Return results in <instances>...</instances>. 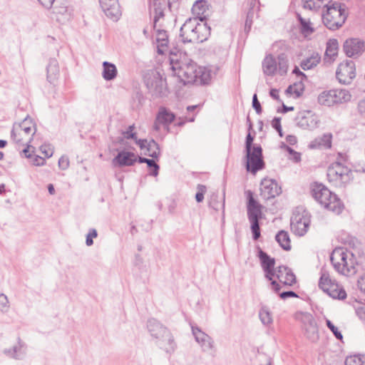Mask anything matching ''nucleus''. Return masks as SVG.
I'll list each match as a JSON object with an SVG mask.
<instances>
[{
  "mask_svg": "<svg viewBox=\"0 0 365 365\" xmlns=\"http://www.w3.org/2000/svg\"><path fill=\"white\" fill-rule=\"evenodd\" d=\"M322 22L329 30L336 31L342 27L347 17L348 11L344 4L332 1L322 12Z\"/></svg>",
  "mask_w": 365,
  "mask_h": 365,
  "instance_id": "f257e3e1",
  "label": "nucleus"
},
{
  "mask_svg": "<svg viewBox=\"0 0 365 365\" xmlns=\"http://www.w3.org/2000/svg\"><path fill=\"white\" fill-rule=\"evenodd\" d=\"M312 195L322 206L336 215L344 210V204L340 199L322 184H316L313 187Z\"/></svg>",
  "mask_w": 365,
  "mask_h": 365,
  "instance_id": "f03ea898",
  "label": "nucleus"
},
{
  "mask_svg": "<svg viewBox=\"0 0 365 365\" xmlns=\"http://www.w3.org/2000/svg\"><path fill=\"white\" fill-rule=\"evenodd\" d=\"M330 259L334 269L343 275L350 276L356 272V259L349 251L336 248L332 252Z\"/></svg>",
  "mask_w": 365,
  "mask_h": 365,
  "instance_id": "7ed1b4c3",
  "label": "nucleus"
},
{
  "mask_svg": "<svg viewBox=\"0 0 365 365\" xmlns=\"http://www.w3.org/2000/svg\"><path fill=\"white\" fill-rule=\"evenodd\" d=\"M36 132V125L31 118L26 116L21 122L15 123L11 133L12 140L18 145L31 143Z\"/></svg>",
  "mask_w": 365,
  "mask_h": 365,
  "instance_id": "20e7f679",
  "label": "nucleus"
},
{
  "mask_svg": "<svg viewBox=\"0 0 365 365\" xmlns=\"http://www.w3.org/2000/svg\"><path fill=\"white\" fill-rule=\"evenodd\" d=\"M147 327L150 335L158 340L159 345L166 352L171 353L175 349L176 344L170 331L155 319L148 321Z\"/></svg>",
  "mask_w": 365,
  "mask_h": 365,
  "instance_id": "39448f33",
  "label": "nucleus"
},
{
  "mask_svg": "<svg viewBox=\"0 0 365 365\" xmlns=\"http://www.w3.org/2000/svg\"><path fill=\"white\" fill-rule=\"evenodd\" d=\"M170 68L173 75L176 76L183 84L197 82L198 66L193 61L182 63L174 59L170 60Z\"/></svg>",
  "mask_w": 365,
  "mask_h": 365,
  "instance_id": "423d86ee",
  "label": "nucleus"
},
{
  "mask_svg": "<svg viewBox=\"0 0 365 365\" xmlns=\"http://www.w3.org/2000/svg\"><path fill=\"white\" fill-rule=\"evenodd\" d=\"M341 154L327 170V178L334 186L341 187L351 179V170L344 163Z\"/></svg>",
  "mask_w": 365,
  "mask_h": 365,
  "instance_id": "0eeeda50",
  "label": "nucleus"
},
{
  "mask_svg": "<svg viewBox=\"0 0 365 365\" xmlns=\"http://www.w3.org/2000/svg\"><path fill=\"white\" fill-rule=\"evenodd\" d=\"M246 194L248 200L247 216L249 221L251 223L252 237L255 240H257L261 235L259 220L262 216V206L255 200L252 191L248 190L246 192Z\"/></svg>",
  "mask_w": 365,
  "mask_h": 365,
  "instance_id": "6e6552de",
  "label": "nucleus"
},
{
  "mask_svg": "<svg viewBox=\"0 0 365 365\" xmlns=\"http://www.w3.org/2000/svg\"><path fill=\"white\" fill-rule=\"evenodd\" d=\"M351 98L349 91L346 89H332L322 91L318 96V103L322 106L330 107L346 103Z\"/></svg>",
  "mask_w": 365,
  "mask_h": 365,
  "instance_id": "1a4fd4ad",
  "label": "nucleus"
},
{
  "mask_svg": "<svg viewBox=\"0 0 365 365\" xmlns=\"http://www.w3.org/2000/svg\"><path fill=\"white\" fill-rule=\"evenodd\" d=\"M296 318L302 323L304 336L311 342H317L319 339V329L315 319L308 312H298Z\"/></svg>",
  "mask_w": 365,
  "mask_h": 365,
  "instance_id": "9d476101",
  "label": "nucleus"
},
{
  "mask_svg": "<svg viewBox=\"0 0 365 365\" xmlns=\"http://www.w3.org/2000/svg\"><path fill=\"white\" fill-rule=\"evenodd\" d=\"M319 287L333 299H344L346 297V293L343 287L331 280L327 272H322Z\"/></svg>",
  "mask_w": 365,
  "mask_h": 365,
  "instance_id": "9b49d317",
  "label": "nucleus"
},
{
  "mask_svg": "<svg viewBox=\"0 0 365 365\" xmlns=\"http://www.w3.org/2000/svg\"><path fill=\"white\" fill-rule=\"evenodd\" d=\"M145 83L149 93L154 98L163 97L167 94L165 80L158 72H152L146 75Z\"/></svg>",
  "mask_w": 365,
  "mask_h": 365,
  "instance_id": "f8f14e48",
  "label": "nucleus"
},
{
  "mask_svg": "<svg viewBox=\"0 0 365 365\" xmlns=\"http://www.w3.org/2000/svg\"><path fill=\"white\" fill-rule=\"evenodd\" d=\"M310 220L307 212L302 207H297L293 212L290 220L292 231L299 236H303L307 232Z\"/></svg>",
  "mask_w": 365,
  "mask_h": 365,
  "instance_id": "ddd939ff",
  "label": "nucleus"
},
{
  "mask_svg": "<svg viewBox=\"0 0 365 365\" xmlns=\"http://www.w3.org/2000/svg\"><path fill=\"white\" fill-rule=\"evenodd\" d=\"M246 152V169L247 171L255 174L264 167L262 158V149L260 145L254 144L253 148L245 150Z\"/></svg>",
  "mask_w": 365,
  "mask_h": 365,
  "instance_id": "4468645a",
  "label": "nucleus"
},
{
  "mask_svg": "<svg viewBox=\"0 0 365 365\" xmlns=\"http://www.w3.org/2000/svg\"><path fill=\"white\" fill-rule=\"evenodd\" d=\"M258 250V257L260 260L262 268L264 272L265 277L272 281L271 286L272 289L275 292H278L281 286L279 283H277L275 280H272V277H274V265H275V259L269 257L266 252L262 251L259 247H257Z\"/></svg>",
  "mask_w": 365,
  "mask_h": 365,
  "instance_id": "2eb2a0df",
  "label": "nucleus"
},
{
  "mask_svg": "<svg viewBox=\"0 0 365 365\" xmlns=\"http://www.w3.org/2000/svg\"><path fill=\"white\" fill-rule=\"evenodd\" d=\"M192 334L202 351L205 353L214 354L216 351L213 339L204 332L197 325L191 324Z\"/></svg>",
  "mask_w": 365,
  "mask_h": 365,
  "instance_id": "dca6fc26",
  "label": "nucleus"
},
{
  "mask_svg": "<svg viewBox=\"0 0 365 365\" xmlns=\"http://www.w3.org/2000/svg\"><path fill=\"white\" fill-rule=\"evenodd\" d=\"M295 120L298 127L309 130H313L317 128L320 123L318 116L312 113L310 110L299 112Z\"/></svg>",
  "mask_w": 365,
  "mask_h": 365,
  "instance_id": "f3484780",
  "label": "nucleus"
},
{
  "mask_svg": "<svg viewBox=\"0 0 365 365\" xmlns=\"http://www.w3.org/2000/svg\"><path fill=\"white\" fill-rule=\"evenodd\" d=\"M336 78L341 83L349 84L355 78V64L352 61L341 63L336 71Z\"/></svg>",
  "mask_w": 365,
  "mask_h": 365,
  "instance_id": "a211bd4d",
  "label": "nucleus"
},
{
  "mask_svg": "<svg viewBox=\"0 0 365 365\" xmlns=\"http://www.w3.org/2000/svg\"><path fill=\"white\" fill-rule=\"evenodd\" d=\"M72 16V9L66 1L62 2L56 1L53 8L52 18L61 24L69 21Z\"/></svg>",
  "mask_w": 365,
  "mask_h": 365,
  "instance_id": "6ab92c4d",
  "label": "nucleus"
},
{
  "mask_svg": "<svg viewBox=\"0 0 365 365\" xmlns=\"http://www.w3.org/2000/svg\"><path fill=\"white\" fill-rule=\"evenodd\" d=\"M101 8L105 15L112 20L117 21L121 16L120 6L118 0H99Z\"/></svg>",
  "mask_w": 365,
  "mask_h": 365,
  "instance_id": "aec40b11",
  "label": "nucleus"
},
{
  "mask_svg": "<svg viewBox=\"0 0 365 365\" xmlns=\"http://www.w3.org/2000/svg\"><path fill=\"white\" fill-rule=\"evenodd\" d=\"M281 192V187L276 180L264 178L260 183V195L264 200L274 198Z\"/></svg>",
  "mask_w": 365,
  "mask_h": 365,
  "instance_id": "412c9836",
  "label": "nucleus"
},
{
  "mask_svg": "<svg viewBox=\"0 0 365 365\" xmlns=\"http://www.w3.org/2000/svg\"><path fill=\"white\" fill-rule=\"evenodd\" d=\"M343 49L347 56L354 57L362 53L365 46L364 41L359 38H349L344 43Z\"/></svg>",
  "mask_w": 365,
  "mask_h": 365,
  "instance_id": "4be33fe9",
  "label": "nucleus"
},
{
  "mask_svg": "<svg viewBox=\"0 0 365 365\" xmlns=\"http://www.w3.org/2000/svg\"><path fill=\"white\" fill-rule=\"evenodd\" d=\"M26 344L18 337L16 343L12 347L5 349L3 353L9 358L16 360H23L26 356Z\"/></svg>",
  "mask_w": 365,
  "mask_h": 365,
  "instance_id": "5701e85b",
  "label": "nucleus"
},
{
  "mask_svg": "<svg viewBox=\"0 0 365 365\" xmlns=\"http://www.w3.org/2000/svg\"><path fill=\"white\" fill-rule=\"evenodd\" d=\"M196 18L189 19L180 28V36L183 42L194 43L195 41V25Z\"/></svg>",
  "mask_w": 365,
  "mask_h": 365,
  "instance_id": "b1692460",
  "label": "nucleus"
},
{
  "mask_svg": "<svg viewBox=\"0 0 365 365\" xmlns=\"http://www.w3.org/2000/svg\"><path fill=\"white\" fill-rule=\"evenodd\" d=\"M274 276L284 285L292 286L296 282L295 275L290 269L285 266H279L274 270Z\"/></svg>",
  "mask_w": 365,
  "mask_h": 365,
  "instance_id": "393cba45",
  "label": "nucleus"
},
{
  "mask_svg": "<svg viewBox=\"0 0 365 365\" xmlns=\"http://www.w3.org/2000/svg\"><path fill=\"white\" fill-rule=\"evenodd\" d=\"M138 158L135 153L128 151H120L113 159L114 166H130L133 165Z\"/></svg>",
  "mask_w": 365,
  "mask_h": 365,
  "instance_id": "a878e982",
  "label": "nucleus"
},
{
  "mask_svg": "<svg viewBox=\"0 0 365 365\" xmlns=\"http://www.w3.org/2000/svg\"><path fill=\"white\" fill-rule=\"evenodd\" d=\"M199 19L200 22H199L198 19L196 18L195 25V34L196 36L194 43H197L205 41L210 35V28L207 25L206 23L203 22L202 17L199 16Z\"/></svg>",
  "mask_w": 365,
  "mask_h": 365,
  "instance_id": "bb28decb",
  "label": "nucleus"
},
{
  "mask_svg": "<svg viewBox=\"0 0 365 365\" xmlns=\"http://www.w3.org/2000/svg\"><path fill=\"white\" fill-rule=\"evenodd\" d=\"M331 133H324L322 136L315 138L309 144V148L311 149H328L331 147Z\"/></svg>",
  "mask_w": 365,
  "mask_h": 365,
  "instance_id": "cd10ccee",
  "label": "nucleus"
},
{
  "mask_svg": "<svg viewBox=\"0 0 365 365\" xmlns=\"http://www.w3.org/2000/svg\"><path fill=\"white\" fill-rule=\"evenodd\" d=\"M47 80L50 83H54L59 76L60 71L58 63L56 59L51 58L46 67Z\"/></svg>",
  "mask_w": 365,
  "mask_h": 365,
  "instance_id": "c85d7f7f",
  "label": "nucleus"
},
{
  "mask_svg": "<svg viewBox=\"0 0 365 365\" xmlns=\"http://www.w3.org/2000/svg\"><path fill=\"white\" fill-rule=\"evenodd\" d=\"M263 73L267 76H273L277 70V60L269 54L265 56L262 62Z\"/></svg>",
  "mask_w": 365,
  "mask_h": 365,
  "instance_id": "c756f323",
  "label": "nucleus"
},
{
  "mask_svg": "<svg viewBox=\"0 0 365 365\" xmlns=\"http://www.w3.org/2000/svg\"><path fill=\"white\" fill-rule=\"evenodd\" d=\"M321 61V56L318 52L313 51L310 55L303 59L300 63L301 68L304 70H309L317 66Z\"/></svg>",
  "mask_w": 365,
  "mask_h": 365,
  "instance_id": "7c9ffc66",
  "label": "nucleus"
},
{
  "mask_svg": "<svg viewBox=\"0 0 365 365\" xmlns=\"http://www.w3.org/2000/svg\"><path fill=\"white\" fill-rule=\"evenodd\" d=\"M332 1V0H303L304 8L313 11H317L320 8L326 9Z\"/></svg>",
  "mask_w": 365,
  "mask_h": 365,
  "instance_id": "2f4dec72",
  "label": "nucleus"
},
{
  "mask_svg": "<svg viewBox=\"0 0 365 365\" xmlns=\"http://www.w3.org/2000/svg\"><path fill=\"white\" fill-rule=\"evenodd\" d=\"M118 73L116 66L110 62L104 61L103 63V78L106 81L113 80Z\"/></svg>",
  "mask_w": 365,
  "mask_h": 365,
  "instance_id": "473e14b6",
  "label": "nucleus"
},
{
  "mask_svg": "<svg viewBox=\"0 0 365 365\" xmlns=\"http://www.w3.org/2000/svg\"><path fill=\"white\" fill-rule=\"evenodd\" d=\"M158 122L162 125H168L175 119V114L166 108L161 107L158 113Z\"/></svg>",
  "mask_w": 365,
  "mask_h": 365,
  "instance_id": "72a5a7b5",
  "label": "nucleus"
},
{
  "mask_svg": "<svg viewBox=\"0 0 365 365\" xmlns=\"http://www.w3.org/2000/svg\"><path fill=\"white\" fill-rule=\"evenodd\" d=\"M259 318L262 324L265 327H269L273 324V317L269 308L262 306L259 311Z\"/></svg>",
  "mask_w": 365,
  "mask_h": 365,
  "instance_id": "f704fd0d",
  "label": "nucleus"
},
{
  "mask_svg": "<svg viewBox=\"0 0 365 365\" xmlns=\"http://www.w3.org/2000/svg\"><path fill=\"white\" fill-rule=\"evenodd\" d=\"M135 129V125H132L128 126V129L125 131L122 132V135L124 138L126 139H133L135 140V143L141 148L143 149L144 146H145L146 140H138L136 136V133L133 132Z\"/></svg>",
  "mask_w": 365,
  "mask_h": 365,
  "instance_id": "c9c22d12",
  "label": "nucleus"
},
{
  "mask_svg": "<svg viewBox=\"0 0 365 365\" xmlns=\"http://www.w3.org/2000/svg\"><path fill=\"white\" fill-rule=\"evenodd\" d=\"M339 51V43L335 38L329 39L327 43L325 56L333 60L337 56Z\"/></svg>",
  "mask_w": 365,
  "mask_h": 365,
  "instance_id": "e433bc0d",
  "label": "nucleus"
},
{
  "mask_svg": "<svg viewBox=\"0 0 365 365\" xmlns=\"http://www.w3.org/2000/svg\"><path fill=\"white\" fill-rule=\"evenodd\" d=\"M275 239L283 250H289L291 249L289 236L287 232L284 230L279 231L277 234Z\"/></svg>",
  "mask_w": 365,
  "mask_h": 365,
  "instance_id": "4c0bfd02",
  "label": "nucleus"
},
{
  "mask_svg": "<svg viewBox=\"0 0 365 365\" xmlns=\"http://www.w3.org/2000/svg\"><path fill=\"white\" fill-rule=\"evenodd\" d=\"M143 148H146L147 150L145 154L153 158H158L160 155L159 145L154 140H150V141L146 140L145 146H144Z\"/></svg>",
  "mask_w": 365,
  "mask_h": 365,
  "instance_id": "58836bf2",
  "label": "nucleus"
},
{
  "mask_svg": "<svg viewBox=\"0 0 365 365\" xmlns=\"http://www.w3.org/2000/svg\"><path fill=\"white\" fill-rule=\"evenodd\" d=\"M138 162L140 163H145V165H148L151 170L149 173L150 175L154 177H157L158 175L160 167L153 159L139 157Z\"/></svg>",
  "mask_w": 365,
  "mask_h": 365,
  "instance_id": "ea45409f",
  "label": "nucleus"
},
{
  "mask_svg": "<svg viewBox=\"0 0 365 365\" xmlns=\"http://www.w3.org/2000/svg\"><path fill=\"white\" fill-rule=\"evenodd\" d=\"M197 82L207 84L211 79V71L205 67L198 66L197 69Z\"/></svg>",
  "mask_w": 365,
  "mask_h": 365,
  "instance_id": "a19ab883",
  "label": "nucleus"
},
{
  "mask_svg": "<svg viewBox=\"0 0 365 365\" xmlns=\"http://www.w3.org/2000/svg\"><path fill=\"white\" fill-rule=\"evenodd\" d=\"M303 91L304 85L302 81L290 85L286 90L287 93L294 96L296 98L300 97Z\"/></svg>",
  "mask_w": 365,
  "mask_h": 365,
  "instance_id": "79ce46f5",
  "label": "nucleus"
},
{
  "mask_svg": "<svg viewBox=\"0 0 365 365\" xmlns=\"http://www.w3.org/2000/svg\"><path fill=\"white\" fill-rule=\"evenodd\" d=\"M277 64L279 74L282 76L286 74L288 69V60L284 53L278 56Z\"/></svg>",
  "mask_w": 365,
  "mask_h": 365,
  "instance_id": "37998d69",
  "label": "nucleus"
},
{
  "mask_svg": "<svg viewBox=\"0 0 365 365\" xmlns=\"http://www.w3.org/2000/svg\"><path fill=\"white\" fill-rule=\"evenodd\" d=\"M257 1L258 0H250V10L247 13L245 24V29L247 32H248L251 29L252 24V19L254 16V9Z\"/></svg>",
  "mask_w": 365,
  "mask_h": 365,
  "instance_id": "c03bdc74",
  "label": "nucleus"
},
{
  "mask_svg": "<svg viewBox=\"0 0 365 365\" xmlns=\"http://www.w3.org/2000/svg\"><path fill=\"white\" fill-rule=\"evenodd\" d=\"M345 365H365V355L349 356L345 360Z\"/></svg>",
  "mask_w": 365,
  "mask_h": 365,
  "instance_id": "a18cd8bd",
  "label": "nucleus"
},
{
  "mask_svg": "<svg viewBox=\"0 0 365 365\" xmlns=\"http://www.w3.org/2000/svg\"><path fill=\"white\" fill-rule=\"evenodd\" d=\"M207 9V3L204 0H199L195 1L193 4L192 11L194 14L197 16L204 14Z\"/></svg>",
  "mask_w": 365,
  "mask_h": 365,
  "instance_id": "49530a36",
  "label": "nucleus"
},
{
  "mask_svg": "<svg viewBox=\"0 0 365 365\" xmlns=\"http://www.w3.org/2000/svg\"><path fill=\"white\" fill-rule=\"evenodd\" d=\"M299 21L301 24V32L305 36L310 35L314 32L313 28L310 26V22L309 21L305 20L302 16H299Z\"/></svg>",
  "mask_w": 365,
  "mask_h": 365,
  "instance_id": "de8ad7c7",
  "label": "nucleus"
},
{
  "mask_svg": "<svg viewBox=\"0 0 365 365\" xmlns=\"http://www.w3.org/2000/svg\"><path fill=\"white\" fill-rule=\"evenodd\" d=\"M164 16L163 9L161 8L160 4L154 3V28L156 27V24L160 19Z\"/></svg>",
  "mask_w": 365,
  "mask_h": 365,
  "instance_id": "09e8293b",
  "label": "nucleus"
},
{
  "mask_svg": "<svg viewBox=\"0 0 365 365\" xmlns=\"http://www.w3.org/2000/svg\"><path fill=\"white\" fill-rule=\"evenodd\" d=\"M9 309V302L7 297L4 294H0V310L2 312H7Z\"/></svg>",
  "mask_w": 365,
  "mask_h": 365,
  "instance_id": "8fccbe9b",
  "label": "nucleus"
},
{
  "mask_svg": "<svg viewBox=\"0 0 365 365\" xmlns=\"http://www.w3.org/2000/svg\"><path fill=\"white\" fill-rule=\"evenodd\" d=\"M97 236H98L97 230L94 228L90 229L86 235V245L88 247L93 245V239L97 237Z\"/></svg>",
  "mask_w": 365,
  "mask_h": 365,
  "instance_id": "3c124183",
  "label": "nucleus"
},
{
  "mask_svg": "<svg viewBox=\"0 0 365 365\" xmlns=\"http://www.w3.org/2000/svg\"><path fill=\"white\" fill-rule=\"evenodd\" d=\"M41 152L46 157L51 158L53 154V149L49 144H44L40 147Z\"/></svg>",
  "mask_w": 365,
  "mask_h": 365,
  "instance_id": "603ef678",
  "label": "nucleus"
},
{
  "mask_svg": "<svg viewBox=\"0 0 365 365\" xmlns=\"http://www.w3.org/2000/svg\"><path fill=\"white\" fill-rule=\"evenodd\" d=\"M206 187L203 185H197V192L195 195V199L197 202H201L204 199V194L206 192Z\"/></svg>",
  "mask_w": 365,
  "mask_h": 365,
  "instance_id": "864d4df0",
  "label": "nucleus"
},
{
  "mask_svg": "<svg viewBox=\"0 0 365 365\" xmlns=\"http://www.w3.org/2000/svg\"><path fill=\"white\" fill-rule=\"evenodd\" d=\"M58 167L61 170H66L69 167V160L66 155H63L58 160Z\"/></svg>",
  "mask_w": 365,
  "mask_h": 365,
  "instance_id": "5fc2aeb1",
  "label": "nucleus"
},
{
  "mask_svg": "<svg viewBox=\"0 0 365 365\" xmlns=\"http://www.w3.org/2000/svg\"><path fill=\"white\" fill-rule=\"evenodd\" d=\"M157 40L158 41H161V45L164 46L167 43V34L164 30H158V36Z\"/></svg>",
  "mask_w": 365,
  "mask_h": 365,
  "instance_id": "6e6d98bb",
  "label": "nucleus"
},
{
  "mask_svg": "<svg viewBox=\"0 0 365 365\" xmlns=\"http://www.w3.org/2000/svg\"><path fill=\"white\" fill-rule=\"evenodd\" d=\"M252 107L256 110L257 114H260L262 113V107L260 103L257 99V94H255L252 98Z\"/></svg>",
  "mask_w": 365,
  "mask_h": 365,
  "instance_id": "4d7b16f0",
  "label": "nucleus"
},
{
  "mask_svg": "<svg viewBox=\"0 0 365 365\" xmlns=\"http://www.w3.org/2000/svg\"><path fill=\"white\" fill-rule=\"evenodd\" d=\"M31 143H26L25 145L26 147L22 150L23 153L24 154L25 157L27 158H31V153L34 152V148L31 145Z\"/></svg>",
  "mask_w": 365,
  "mask_h": 365,
  "instance_id": "13d9d810",
  "label": "nucleus"
},
{
  "mask_svg": "<svg viewBox=\"0 0 365 365\" xmlns=\"http://www.w3.org/2000/svg\"><path fill=\"white\" fill-rule=\"evenodd\" d=\"M287 151L292 155V159L294 162H299L301 159L300 154L294 151L292 148L286 146Z\"/></svg>",
  "mask_w": 365,
  "mask_h": 365,
  "instance_id": "bf43d9fd",
  "label": "nucleus"
},
{
  "mask_svg": "<svg viewBox=\"0 0 365 365\" xmlns=\"http://www.w3.org/2000/svg\"><path fill=\"white\" fill-rule=\"evenodd\" d=\"M31 163L34 165H36V166H41V165H43L46 163V160L44 158H41V156L39 155H35L32 160H31Z\"/></svg>",
  "mask_w": 365,
  "mask_h": 365,
  "instance_id": "052dcab7",
  "label": "nucleus"
},
{
  "mask_svg": "<svg viewBox=\"0 0 365 365\" xmlns=\"http://www.w3.org/2000/svg\"><path fill=\"white\" fill-rule=\"evenodd\" d=\"M254 140V138L252 136V135L249 133L246 137V141H245V150H248L250 148H253L252 143Z\"/></svg>",
  "mask_w": 365,
  "mask_h": 365,
  "instance_id": "680f3d73",
  "label": "nucleus"
},
{
  "mask_svg": "<svg viewBox=\"0 0 365 365\" xmlns=\"http://www.w3.org/2000/svg\"><path fill=\"white\" fill-rule=\"evenodd\" d=\"M358 112L362 116L365 118V99L361 100L358 103Z\"/></svg>",
  "mask_w": 365,
  "mask_h": 365,
  "instance_id": "e2e57ef3",
  "label": "nucleus"
},
{
  "mask_svg": "<svg viewBox=\"0 0 365 365\" xmlns=\"http://www.w3.org/2000/svg\"><path fill=\"white\" fill-rule=\"evenodd\" d=\"M279 297L282 299H285L289 297H297L298 296H297V293H295L293 291H287V292H283L280 293Z\"/></svg>",
  "mask_w": 365,
  "mask_h": 365,
  "instance_id": "0e129e2a",
  "label": "nucleus"
},
{
  "mask_svg": "<svg viewBox=\"0 0 365 365\" xmlns=\"http://www.w3.org/2000/svg\"><path fill=\"white\" fill-rule=\"evenodd\" d=\"M45 9H49L52 7L55 0H37Z\"/></svg>",
  "mask_w": 365,
  "mask_h": 365,
  "instance_id": "69168bd1",
  "label": "nucleus"
},
{
  "mask_svg": "<svg viewBox=\"0 0 365 365\" xmlns=\"http://www.w3.org/2000/svg\"><path fill=\"white\" fill-rule=\"evenodd\" d=\"M331 331L333 333V334L334 335V336L340 340V341H342L343 339V335L341 333V331H339L338 328L336 327H334L333 328H331Z\"/></svg>",
  "mask_w": 365,
  "mask_h": 365,
  "instance_id": "338daca9",
  "label": "nucleus"
},
{
  "mask_svg": "<svg viewBox=\"0 0 365 365\" xmlns=\"http://www.w3.org/2000/svg\"><path fill=\"white\" fill-rule=\"evenodd\" d=\"M358 287L361 292H365V274L358 279Z\"/></svg>",
  "mask_w": 365,
  "mask_h": 365,
  "instance_id": "774afa93",
  "label": "nucleus"
}]
</instances>
